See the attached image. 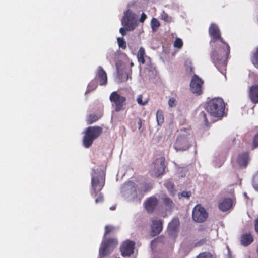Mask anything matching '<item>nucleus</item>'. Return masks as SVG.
I'll return each instance as SVG.
<instances>
[{
    "instance_id": "nucleus-10",
    "label": "nucleus",
    "mask_w": 258,
    "mask_h": 258,
    "mask_svg": "<svg viewBox=\"0 0 258 258\" xmlns=\"http://www.w3.org/2000/svg\"><path fill=\"white\" fill-rule=\"evenodd\" d=\"M208 217L206 210L200 205H196L192 210L193 220L197 222H204Z\"/></svg>"
},
{
    "instance_id": "nucleus-16",
    "label": "nucleus",
    "mask_w": 258,
    "mask_h": 258,
    "mask_svg": "<svg viewBox=\"0 0 258 258\" xmlns=\"http://www.w3.org/2000/svg\"><path fill=\"white\" fill-rule=\"evenodd\" d=\"M95 79L99 82L100 85L106 84L107 82V75L101 67L98 68Z\"/></svg>"
},
{
    "instance_id": "nucleus-12",
    "label": "nucleus",
    "mask_w": 258,
    "mask_h": 258,
    "mask_svg": "<svg viewBox=\"0 0 258 258\" xmlns=\"http://www.w3.org/2000/svg\"><path fill=\"white\" fill-rule=\"evenodd\" d=\"M164 162L165 159L162 157L155 161L152 173L153 175L155 176H158L164 173L165 168Z\"/></svg>"
},
{
    "instance_id": "nucleus-11",
    "label": "nucleus",
    "mask_w": 258,
    "mask_h": 258,
    "mask_svg": "<svg viewBox=\"0 0 258 258\" xmlns=\"http://www.w3.org/2000/svg\"><path fill=\"white\" fill-rule=\"evenodd\" d=\"M203 81L197 75H194L190 82V90L192 93L200 95L202 93Z\"/></svg>"
},
{
    "instance_id": "nucleus-44",
    "label": "nucleus",
    "mask_w": 258,
    "mask_h": 258,
    "mask_svg": "<svg viewBox=\"0 0 258 258\" xmlns=\"http://www.w3.org/2000/svg\"><path fill=\"white\" fill-rule=\"evenodd\" d=\"M139 129H140L142 127V121L140 120L138 122Z\"/></svg>"
},
{
    "instance_id": "nucleus-23",
    "label": "nucleus",
    "mask_w": 258,
    "mask_h": 258,
    "mask_svg": "<svg viewBox=\"0 0 258 258\" xmlns=\"http://www.w3.org/2000/svg\"><path fill=\"white\" fill-rule=\"evenodd\" d=\"M145 55V49L143 47L140 48L138 54L137 58L139 62L144 64L145 63L144 56Z\"/></svg>"
},
{
    "instance_id": "nucleus-22",
    "label": "nucleus",
    "mask_w": 258,
    "mask_h": 258,
    "mask_svg": "<svg viewBox=\"0 0 258 258\" xmlns=\"http://www.w3.org/2000/svg\"><path fill=\"white\" fill-rule=\"evenodd\" d=\"M252 54L251 62L254 67L258 69V46L253 50Z\"/></svg>"
},
{
    "instance_id": "nucleus-33",
    "label": "nucleus",
    "mask_w": 258,
    "mask_h": 258,
    "mask_svg": "<svg viewBox=\"0 0 258 258\" xmlns=\"http://www.w3.org/2000/svg\"><path fill=\"white\" fill-rule=\"evenodd\" d=\"M174 46L176 48H181L183 46V42L180 38H177L175 39Z\"/></svg>"
},
{
    "instance_id": "nucleus-38",
    "label": "nucleus",
    "mask_w": 258,
    "mask_h": 258,
    "mask_svg": "<svg viewBox=\"0 0 258 258\" xmlns=\"http://www.w3.org/2000/svg\"><path fill=\"white\" fill-rule=\"evenodd\" d=\"M103 201V196L101 193H99L98 196L95 198V203H98Z\"/></svg>"
},
{
    "instance_id": "nucleus-41",
    "label": "nucleus",
    "mask_w": 258,
    "mask_h": 258,
    "mask_svg": "<svg viewBox=\"0 0 258 258\" xmlns=\"http://www.w3.org/2000/svg\"><path fill=\"white\" fill-rule=\"evenodd\" d=\"M253 145L255 147L258 146V134L254 137Z\"/></svg>"
},
{
    "instance_id": "nucleus-21",
    "label": "nucleus",
    "mask_w": 258,
    "mask_h": 258,
    "mask_svg": "<svg viewBox=\"0 0 258 258\" xmlns=\"http://www.w3.org/2000/svg\"><path fill=\"white\" fill-rule=\"evenodd\" d=\"M248 160V155L247 153H243L240 155L237 159L238 164L240 166L245 167L247 165Z\"/></svg>"
},
{
    "instance_id": "nucleus-35",
    "label": "nucleus",
    "mask_w": 258,
    "mask_h": 258,
    "mask_svg": "<svg viewBox=\"0 0 258 258\" xmlns=\"http://www.w3.org/2000/svg\"><path fill=\"white\" fill-rule=\"evenodd\" d=\"M166 187L171 195L174 194V185L172 182H168L166 183Z\"/></svg>"
},
{
    "instance_id": "nucleus-3",
    "label": "nucleus",
    "mask_w": 258,
    "mask_h": 258,
    "mask_svg": "<svg viewBox=\"0 0 258 258\" xmlns=\"http://www.w3.org/2000/svg\"><path fill=\"white\" fill-rule=\"evenodd\" d=\"M121 22L124 27L120 28L119 32L122 36H124L126 34V31H133L137 27L138 24L137 16L128 9L124 12Z\"/></svg>"
},
{
    "instance_id": "nucleus-27",
    "label": "nucleus",
    "mask_w": 258,
    "mask_h": 258,
    "mask_svg": "<svg viewBox=\"0 0 258 258\" xmlns=\"http://www.w3.org/2000/svg\"><path fill=\"white\" fill-rule=\"evenodd\" d=\"M100 116H98L95 114H91L88 116L87 121L88 124L92 123L97 120H98L100 118Z\"/></svg>"
},
{
    "instance_id": "nucleus-26",
    "label": "nucleus",
    "mask_w": 258,
    "mask_h": 258,
    "mask_svg": "<svg viewBox=\"0 0 258 258\" xmlns=\"http://www.w3.org/2000/svg\"><path fill=\"white\" fill-rule=\"evenodd\" d=\"M160 23L157 19L153 18L152 19L151 22V25L153 31H156L157 28L160 26Z\"/></svg>"
},
{
    "instance_id": "nucleus-30",
    "label": "nucleus",
    "mask_w": 258,
    "mask_h": 258,
    "mask_svg": "<svg viewBox=\"0 0 258 258\" xmlns=\"http://www.w3.org/2000/svg\"><path fill=\"white\" fill-rule=\"evenodd\" d=\"M117 42L120 48L125 49L126 48V43L123 38H117Z\"/></svg>"
},
{
    "instance_id": "nucleus-17",
    "label": "nucleus",
    "mask_w": 258,
    "mask_h": 258,
    "mask_svg": "<svg viewBox=\"0 0 258 258\" xmlns=\"http://www.w3.org/2000/svg\"><path fill=\"white\" fill-rule=\"evenodd\" d=\"M158 204V199L155 197L148 198L145 203V208L148 213H152Z\"/></svg>"
},
{
    "instance_id": "nucleus-2",
    "label": "nucleus",
    "mask_w": 258,
    "mask_h": 258,
    "mask_svg": "<svg viewBox=\"0 0 258 258\" xmlns=\"http://www.w3.org/2000/svg\"><path fill=\"white\" fill-rule=\"evenodd\" d=\"M225 105L223 100L217 98L210 101L207 106L206 109L209 114L207 115L204 112H201L200 117L203 119L206 125H207L211 120L210 117H220L223 115Z\"/></svg>"
},
{
    "instance_id": "nucleus-37",
    "label": "nucleus",
    "mask_w": 258,
    "mask_h": 258,
    "mask_svg": "<svg viewBox=\"0 0 258 258\" xmlns=\"http://www.w3.org/2000/svg\"><path fill=\"white\" fill-rule=\"evenodd\" d=\"M197 258H213V255L209 253H203L200 254Z\"/></svg>"
},
{
    "instance_id": "nucleus-14",
    "label": "nucleus",
    "mask_w": 258,
    "mask_h": 258,
    "mask_svg": "<svg viewBox=\"0 0 258 258\" xmlns=\"http://www.w3.org/2000/svg\"><path fill=\"white\" fill-rule=\"evenodd\" d=\"M163 223L161 219L159 218H154L152 220L151 230L154 235L159 234L162 230Z\"/></svg>"
},
{
    "instance_id": "nucleus-29",
    "label": "nucleus",
    "mask_w": 258,
    "mask_h": 258,
    "mask_svg": "<svg viewBox=\"0 0 258 258\" xmlns=\"http://www.w3.org/2000/svg\"><path fill=\"white\" fill-rule=\"evenodd\" d=\"M162 199L163 201V202L167 206H168L170 208H171L173 206V203L170 198L167 197L165 196H163L162 197Z\"/></svg>"
},
{
    "instance_id": "nucleus-42",
    "label": "nucleus",
    "mask_w": 258,
    "mask_h": 258,
    "mask_svg": "<svg viewBox=\"0 0 258 258\" xmlns=\"http://www.w3.org/2000/svg\"><path fill=\"white\" fill-rule=\"evenodd\" d=\"M255 229L257 233H258V219L255 221Z\"/></svg>"
},
{
    "instance_id": "nucleus-1",
    "label": "nucleus",
    "mask_w": 258,
    "mask_h": 258,
    "mask_svg": "<svg viewBox=\"0 0 258 258\" xmlns=\"http://www.w3.org/2000/svg\"><path fill=\"white\" fill-rule=\"evenodd\" d=\"M209 34L212 38L211 45L215 48L211 53V59L216 67L223 74H224L227 64L226 60L229 55L230 47L221 37L220 30L214 24L209 28Z\"/></svg>"
},
{
    "instance_id": "nucleus-18",
    "label": "nucleus",
    "mask_w": 258,
    "mask_h": 258,
    "mask_svg": "<svg viewBox=\"0 0 258 258\" xmlns=\"http://www.w3.org/2000/svg\"><path fill=\"white\" fill-rule=\"evenodd\" d=\"M233 205V201L230 198H225L219 204V209L223 211H226L230 209Z\"/></svg>"
},
{
    "instance_id": "nucleus-7",
    "label": "nucleus",
    "mask_w": 258,
    "mask_h": 258,
    "mask_svg": "<svg viewBox=\"0 0 258 258\" xmlns=\"http://www.w3.org/2000/svg\"><path fill=\"white\" fill-rule=\"evenodd\" d=\"M91 176V195L96 197L97 194L102 189L104 185L105 173L102 170L93 169Z\"/></svg>"
},
{
    "instance_id": "nucleus-34",
    "label": "nucleus",
    "mask_w": 258,
    "mask_h": 258,
    "mask_svg": "<svg viewBox=\"0 0 258 258\" xmlns=\"http://www.w3.org/2000/svg\"><path fill=\"white\" fill-rule=\"evenodd\" d=\"M142 98L143 96L142 95H138L137 98V101L139 105H145L147 103L148 100H146L144 101H143L142 100Z\"/></svg>"
},
{
    "instance_id": "nucleus-46",
    "label": "nucleus",
    "mask_w": 258,
    "mask_h": 258,
    "mask_svg": "<svg viewBox=\"0 0 258 258\" xmlns=\"http://www.w3.org/2000/svg\"><path fill=\"white\" fill-rule=\"evenodd\" d=\"M128 78H131V77L130 76V75L128 74H127V75H126V80H127Z\"/></svg>"
},
{
    "instance_id": "nucleus-15",
    "label": "nucleus",
    "mask_w": 258,
    "mask_h": 258,
    "mask_svg": "<svg viewBox=\"0 0 258 258\" xmlns=\"http://www.w3.org/2000/svg\"><path fill=\"white\" fill-rule=\"evenodd\" d=\"M134 243L131 241H126L123 242L121 247V252L123 256H130L134 251Z\"/></svg>"
},
{
    "instance_id": "nucleus-28",
    "label": "nucleus",
    "mask_w": 258,
    "mask_h": 258,
    "mask_svg": "<svg viewBox=\"0 0 258 258\" xmlns=\"http://www.w3.org/2000/svg\"><path fill=\"white\" fill-rule=\"evenodd\" d=\"M152 184L151 183H146L143 185L141 187L139 188V189L140 191H142L143 196L144 192H146L149 190H150L152 188Z\"/></svg>"
},
{
    "instance_id": "nucleus-6",
    "label": "nucleus",
    "mask_w": 258,
    "mask_h": 258,
    "mask_svg": "<svg viewBox=\"0 0 258 258\" xmlns=\"http://www.w3.org/2000/svg\"><path fill=\"white\" fill-rule=\"evenodd\" d=\"M193 141L189 131L182 129L178 132L174 148L176 151H185L192 145Z\"/></svg>"
},
{
    "instance_id": "nucleus-4",
    "label": "nucleus",
    "mask_w": 258,
    "mask_h": 258,
    "mask_svg": "<svg viewBox=\"0 0 258 258\" xmlns=\"http://www.w3.org/2000/svg\"><path fill=\"white\" fill-rule=\"evenodd\" d=\"M114 230V227L111 225H107L105 227V232L103 239L99 249V255L104 257L109 255L118 244V241L115 238H111L106 240V235Z\"/></svg>"
},
{
    "instance_id": "nucleus-43",
    "label": "nucleus",
    "mask_w": 258,
    "mask_h": 258,
    "mask_svg": "<svg viewBox=\"0 0 258 258\" xmlns=\"http://www.w3.org/2000/svg\"><path fill=\"white\" fill-rule=\"evenodd\" d=\"M161 238H158L157 239H155L151 242V245H153L154 243L157 242L160 240Z\"/></svg>"
},
{
    "instance_id": "nucleus-8",
    "label": "nucleus",
    "mask_w": 258,
    "mask_h": 258,
    "mask_svg": "<svg viewBox=\"0 0 258 258\" xmlns=\"http://www.w3.org/2000/svg\"><path fill=\"white\" fill-rule=\"evenodd\" d=\"M102 132V128L98 126L87 127L84 132L83 143L86 148H89L92 144L94 140L98 138Z\"/></svg>"
},
{
    "instance_id": "nucleus-48",
    "label": "nucleus",
    "mask_w": 258,
    "mask_h": 258,
    "mask_svg": "<svg viewBox=\"0 0 258 258\" xmlns=\"http://www.w3.org/2000/svg\"><path fill=\"white\" fill-rule=\"evenodd\" d=\"M131 66H133L134 65V64H133V63H132H132H131Z\"/></svg>"
},
{
    "instance_id": "nucleus-20",
    "label": "nucleus",
    "mask_w": 258,
    "mask_h": 258,
    "mask_svg": "<svg viewBox=\"0 0 258 258\" xmlns=\"http://www.w3.org/2000/svg\"><path fill=\"white\" fill-rule=\"evenodd\" d=\"M253 241V237L250 234H243L241 237V243L244 246L248 245Z\"/></svg>"
},
{
    "instance_id": "nucleus-36",
    "label": "nucleus",
    "mask_w": 258,
    "mask_h": 258,
    "mask_svg": "<svg viewBox=\"0 0 258 258\" xmlns=\"http://www.w3.org/2000/svg\"><path fill=\"white\" fill-rule=\"evenodd\" d=\"M168 104L170 107H174L176 105L177 101L174 98L172 97L168 100Z\"/></svg>"
},
{
    "instance_id": "nucleus-45",
    "label": "nucleus",
    "mask_w": 258,
    "mask_h": 258,
    "mask_svg": "<svg viewBox=\"0 0 258 258\" xmlns=\"http://www.w3.org/2000/svg\"><path fill=\"white\" fill-rule=\"evenodd\" d=\"M116 69H117V71L118 72L119 71V62H117L116 63Z\"/></svg>"
},
{
    "instance_id": "nucleus-25",
    "label": "nucleus",
    "mask_w": 258,
    "mask_h": 258,
    "mask_svg": "<svg viewBox=\"0 0 258 258\" xmlns=\"http://www.w3.org/2000/svg\"><path fill=\"white\" fill-rule=\"evenodd\" d=\"M97 86V83L95 81H92L90 82L87 87V90L85 94L90 92L91 91L94 90Z\"/></svg>"
},
{
    "instance_id": "nucleus-9",
    "label": "nucleus",
    "mask_w": 258,
    "mask_h": 258,
    "mask_svg": "<svg viewBox=\"0 0 258 258\" xmlns=\"http://www.w3.org/2000/svg\"><path fill=\"white\" fill-rule=\"evenodd\" d=\"M110 101L115 105V110L116 112L123 109L126 98L123 96L120 95L117 92H113L109 97Z\"/></svg>"
},
{
    "instance_id": "nucleus-24",
    "label": "nucleus",
    "mask_w": 258,
    "mask_h": 258,
    "mask_svg": "<svg viewBox=\"0 0 258 258\" xmlns=\"http://www.w3.org/2000/svg\"><path fill=\"white\" fill-rule=\"evenodd\" d=\"M156 119L158 125H161L164 122V115L162 111L158 110L157 111Z\"/></svg>"
},
{
    "instance_id": "nucleus-40",
    "label": "nucleus",
    "mask_w": 258,
    "mask_h": 258,
    "mask_svg": "<svg viewBox=\"0 0 258 258\" xmlns=\"http://www.w3.org/2000/svg\"><path fill=\"white\" fill-rule=\"evenodd\" d=\"M180 195L182 197H185L187 198H188L189 197H190V196L191 195L189 192H187V191H183L181 193Z\"/></svg>"
},
{
    "instance_id": "nucleus-13",
    "label": "nucleus",
    "mask_w": 258,
    "mask_h": 258,
    "mask_svg": "<svg viewBox=\"0 0 258 258\" xmlns=\"http://www.w3.org/2000/svg\"><path fill=\"white\" fill-rule=\"evenodd\" d=\"M179 226V221L177 219H173L168 225V233L173 239H175L177 235Z\"/></svg>"
},
{
    "instance_id": "nucleus-39",
    "label": "nucleus",
    "mask_w": 258,
    "mask_h": 258,
    "mask_svg": "<svg viewBox=\"0 0 258 258\" xmlns=\"http://www.w3.org/2000/svg\"><path fill=\"white\" fill-rule=\"evenodd\" d=\"M146 18H147L146 15L144 13H142L141 16L139 19V21L141 23H143Z\"/></svg>"
},
{
    "instance_id": "nucleus-19",
    "label": "nucleus",
    "mask_w": 258,
    "mask_h": 258,
    "mask_svg": "<svg viewBox=\"0 0 258 258\" xmlns=\"http://www.w3.org/2000/svg\"><path fill=\"white\" fill-rule=\"evenodd\" d=\"M249 96L251 100L253 103H258V85H255L250 87Z\"/></svg>"
},
{
    "instance_id": "nucleus-5",
    "label": "nucleus",
    "mask_w": 258,
    "mask_h": 258,
    "mask_svg": "<svg viewBox=\"0 0 258 258\" xmlns=\"http://www.w3.org/2000/svg\"><path fill=\"white\" fill-rule=\"evenodd\" d=\"M122 195L128 201L139 202L143 197L142 191H140L139 187L131 181L124 183L121 189Z\"/></svg>"
},
{
    "instance_id": "nucleus-31",
    "label": "nucleus",
    "mask_w": 258,
    "mask_h": 258,
    "mask_svg": "<svg viewBox=\"0 0 258 258\" xmlns=\"http://www.w3.org/2000/svg\"><path fill=\"white\" fill-rule=\"evenodd\" d=\"M252 185L254 189L258 191V171L253 176Z\"/></svg>"
},
{
    "instance_id": "nucleus-49",
    "label": "nucleus",
    "mask_w": 258,
    "mask_h": 258,
    "mask_svg": "<svg viewBox=\"0 0 258 258\" xmlns=\"http://www.w3.org/2000/svg\"><path fill=\"white\" fill-rule=\"evenodd\" d=\"M123 82V81H122V80H120V81H119V82H120V83H121V82Z\"/></svg>"
},
{
    "instance_id": "nucleus-47",
    "label": "nucleus",
    "mask_w": 258,
    "mask_h": 258,
    "mask_svg": "<svg viewBox=\"0 0 258 258\" xmlns=\"http://www.w3.org/2000/svg\"><path fill=\"white\" fill-rule=\"evenodd\" d=\"M110 209L111 210H114V209H115V207H114V206H113V207H110Z\"/></svg>"
},
{
    "instance_id": "nucleus-32",
    "label": "nucleus",
    "mask_w": 258,
    "mask_h": 258,
    "mask_svg": "<svg viewBox=\"0 0 258 258\" xmlns=\"http://www.w3.org/2000/svg\"><path fill=\"white\" fill-rule=\"evenodd\" d=\"M160 18L165 22H169L171 21V18L168 16V14L164 12H162L160 15Z\"/></svg>"
},
{
    "instance_id": "nucleus-50",
    "label": "nucleus",
    "mask_w": 258,
    "mask_h": 258,
    "mask_svg": "<svg viewBox=\"0 0 258 258\" xmlns=\"http://www.w3.org/2000/svg\"><path fill=\"white\" fill-rule=\"evenodd\" d=\"M244 196L246 197V193H244Z\"/></svg>"
}]
</instances>
